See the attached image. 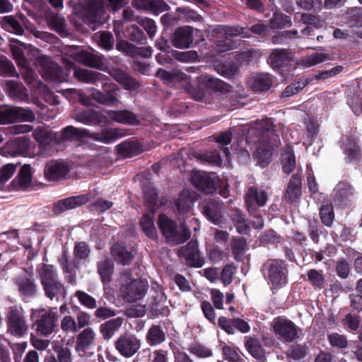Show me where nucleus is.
<instances>
[{
	"label": "nucleus",
	"mask_w": 362,
	"mask_h": 362,
	"mask_svg": "<svg viewBox=\"0 0 362 362\" xmlns=\"http://www.w3.org/2000/svg\"><path fill=\"white\" fill-rule=\"evenodd\" d=\"M178 255L191 267H202L204 263V259L200 257L197 242L192 240L179 249Z\"/></svg>",
	"instance_id": "dca6fc26"
},
{
	"label": "nucleus",
	"mask_w": 362,
	"mask_h": 362,
	"mask_svg": "<svg viewBox=\"0 0 362 362\" xmlns=\"http://www.w3.org/2000/svg\"><path fill=\"white\" fill-rule=\"evenodd\" d=\"M109 74L127 90H133L139 87L137 81L124 71L112 69L110 70Z\"/></svg>",
	"instance_id": "7c9ffc66"
},
{
	"label": "nucleus",
	"mask_w": 362,
	"mask_h": 362,
	"mask_svg": "<svg viewBox=\"0 0 362 362\" xmlns=\"http://www.w3.org/2000/svg\"><path fill=\"white\" fill-rule=\"evenodd\" d=\"M230 216L240 234H247L250 230L247 220L241 211L235 208L230 211Z\"/></svg>",
	"instance_id": "58836bf2"
},
{
	"label": "nucleus",
	"mask_w": 362,
	"mask_h": 362,
	"mask_svg": "<svg viewBox=\"0 0 362 362\" xmlns=\"http://www.w3.org/2000/svg\"><path fill=\"white\" fill-rule=\"evenodd\" d=\"M5 90L11 98L16 100H25L28 96L27 89L18 81H7Z\"/></svg>",
	"instance_id": "2f4dec72"
},
{
	"label": "nucleus",
	"mask_w": 362,
	"mask_h": 362,
	"mask_svg": "<svg viewBox=\"0 0 362 362\" xmlns=\"http://www.w3.org/2000/svg\"><path fill=\"white\" fill-rule=\"evenodd\" d=\"M291 25L290 18L282 13H274L273 16L269 20V26L273 29H282Z\"/></svg>",
	"instance_id": "8fccbe9b"
},
{
	"label": "nucleus",
	"mask_w": 362,
	"mask_h": 362,
	"mask_svg": "<svg viewBox=\"0 0 362 362\" xmlns=\"http://www.w3.org/2000/svg\"><path fill=\"white\" fill-rule=\"evenodd\" d=\"M123 324L122 317H117L102 323L100 325V332L105 341H109L119 329Z\"/></svg>",
	"instance_id": "72a5a7b5"
},
{
	"label": "nucleus",
	"mask_w": 362,
	"mask_h": 362,
	"mask_svg": "<svg viewBox=\"0 0 362 362\" xmlns=\"http://www.w3.org/2000/svg\"><path fill=\"white\" fill-rule=\"evenodd\" d=\"M345 23L349 27H362V8L353 7L343 14Z\"/></svg>",
	"instance_id": "ea45409f"
},
{
	"label": "nucleus",
	"mask_w": 362,
	"mask_h": 362,
	"mask_svg": "<svg viewBox=\"0 0 362 362\" xmlns=\"http://www.w3.org/2000/svg\"><path fill=\"white\" fill-rule=\"evenodd\" d=\"M267 198V193L262 189L255 186L250 187L245 194L248 212L251 215L253 214L258 207L265 205Z\"/></svg>",
	"instance_id": "f3484780"
},
{
	"label": "nucleus",
	"mask_w": 362,
	"mask_h": 362,
	"mask_svg": "<svg viewBox=\"0 0 362 362\" xmlns=\"http://www.w3.org/2000/svg\"><path fill=\"white\" fill-rule=\"evenodd\" d=\"M16 284L21 293L25 296H33L36 293V284L33 279L27 276L18 277Z\"/></svg>",
	"instance_id": "37998d69"
},
{
	"label": "nucleus",
	"mask_w": 362,
	"mask_h": 362,
	"mask_svg": "<svg viewBox=\"0 0 362 362\" xmlns=\"http://www.w3.org/2000/svg\"><path fill=\"white\" fill-rule=\"evenodd\" d=\"M246 241L243 238L233 240L232 253L236 261L240 262L246 251Z\"/></svg>",
	"instance_id": "4d7b16f0"
},
{
	"label": "nucleus",
	"mask_w": 362,
	"mask_h": 362,
	"mask_svg": "<svg viewBox=\"0 0 362 362\" xmlns=\"http://www.w3.org/2000/svg\"><path fill=\"white\" fill-rule=\"evenodd\" d=\"M115 349L124 358L134 356L141 348V341L135 335L125 333L115 341Z\"/></svg>",
	"instance_id": "9b49d317"
},
{
	"label": "nucleus",
	"mask_w": 362,
	"mask_h": 362,
	"mask_svg": "<svg viewBox=\"0 0 362 362\" xmlns=\"http://www.w3.org/2000/svg\"><path fill=\"white\" fill-rule=\"evenodd\" d=\"M45 295L50 300L64 298L66 290L59 279L57 269L51 264H44L38 272Z\"/></svg>",
	"instance_id": "f03ea898"
},
{
	"label": "nucleus",
	"mask_w": 362,
	"mask_h": 362,
	"mask_svg": "<svg viewBox=\"0 0 362 362\" xmlns=\"http://www.w3.org/2000/svg\"><path fill=\"white\" fill-rule=\"evenodd\" d=\"M223 203L216 199H211L204 207L203 211L206 218L214 224L221 226L224 223L223 213Z\"/></svg>",
	"instance_id": "4be33fe9"
},
{
	"label": "nucleus",
	"mask_w": 362,
	"mask_h": 362,
	"mask_svg": "<svg viewBox=\"0 0 362 362\" xmlns=\"http://www.w3.org/2000/svg\"><path fill=\"white\" fill-rule=\"evenodd\" d=\"M355 190L348 182H339L334 189L333 201L340 207L348 206L354 199Z\"/></svg>",
	"instance_id": "2eb2a0df"
},
{
	"label": "nucleus",
	"mask_w": 362,
	"mask_h": 362,
	"mask_svg": "<svg viewBox=\"0 0 362 362\" xmlns=\"http://www.w3.org/2000/svg\"><path fill=\"white\" fill-rule=\"evenodd\" d=\"M97 271L104 285L109 284L112 280L114 272V263L110 258H105L97 264Z\"/></svg>",
	"instance_id": "f704fd0d"
},
{
	"label": "nucleus",
	"mask_w": 362,
	"mask_h": 362,
	"mask_svg": "<svg viewBox=\"0 0 362 362\" xmlns=\"http://www.w3.org/2000/svg\"><path fill=\"white\" fill-rule=\"evenodd\" d=\"M3 25L8 31L16 35H21L24 31L22 25L13 16H4L3 18Z\"/></svg>",
	"instance_id": "864d4df0"
},
{
	"label": "nucleus",
	"mask_w": 362,
	"mask_h": 362,
	"mask_svg": "<svg viewBox=\"0 0 362 362\" xmlns=\"http://www.w3.org/2000/svg\"><path fill=\"white\" fill-rule=\"evenodd\" d=\"M72 117L77 122L86 125H90L100 122V113L92 109L76 112L73 114Z\"/></svg>",
	"instance_id": "e433bc0d"
},
{
	"label": "nucleus",
	"mask_w": 362,
	"mask_h": 362,
	"mask_svg": "<svg viewBox=\"0 0 362 362\" xmlns=\"http://www.w3.org/2000/svg\"><path fill=\"white\" fill-rule=\"evenodd\" d=\"M136 22L146 30L150 38H153L157 31V26L155 21L146 17H137Z\"/></svg>",
	"instance_id": "052dcab7"
},
{
	"label": "nucleus",
	"mask_w": 362,
	"mask_h": 362,
	"mask_svg": "<svg viewBox=\"0 0 362 362\" xmlns=\"http://www.w3.org/2000/svg\"><path fill=\"white\" fill-rule=\"evenodd\" d=\"M193 32V28L189 25L177 28L171 37L173 45L178 49L189 48L194 40Z\"/></svg>",
	"instance_id": "aec40b11"
},
{
	"label": "nucleus",
	"mask_w": 362,
	"mask_h": 362,
	"mask_svg": "<svg viewBox=\"0 0 362 362\" xmlns=\"http://www.w3.org/2000/svg\"><path fill=\"white\" fill-rule=\"evenodd\" d=\"M328 56L322 52H315L307 57L302 58L299 61V64L303 67L308 68L318 64L327 60Z\"/></svg>",
	"instance_id": "3c124183"
},
{
	"label": "nucleus",
	"mask_w": 362,
	"mask_h": 362,
	"mask_svg": "<svg viewBox=\"0 0 362 362\" xmlns=\"http://www.w3.org/2000/svg\"><path fill=\"white\" fill-rule=\"evenodd\" d=\"M341 148L344 153L346 156L345 159L347 163L356 159L360 154V149L357 143L350 139L347 138L342 141Z\"/></svg>",
	"instance_id": "79ce46f5"
},
{
	"label": "nucleus",
	"mask_w": 362,
	"mask_h": 362,
	"mask_svg": "<svg viewBox=\"0 0 362 362\" xmlns=\"http://www.w3.org/2000/svg\"><path fill=\"white\" fill-rule=\"evenodd\" d=\"M37 317L35 322V329L42 336H49L58 326L59 314L56 307L39 310Z\"/></svg>",
	"instance_id": "423d86ee"
},
{
	"label": "nucleus",
	"mask_w": 362,
	"mask_h": 362,
	"mask_svg": "<svg viewBox=\"0 0 362 362\" xmlns=\"http://www.w3.org/2000/svg\"><path fill=\"white\" fill-rule=\"evenodd\" d=\"M252 142L258 146L255 153L261 167H265L271 161L270 136L273 135V125L270 119H267L249 129Z\"/></svg>",
	"instance_id": "f257e3e1"
},
{
	"label": "nucleus",
	"mask_w": 362,
	"mask_h": 362,
	"mask_svg": "<svg viewBox=\"0 0 362 362\" xmlns=\"http://www.w3.org/2000/svg\"><path fill=\"white\" fill-rule=\"evenodd\" d=\"M216 177L204 171L193 172L191 180L194 187L207 194L213 193L216 189Z\"/></svg>",
	"instance_id": "4468645a"
},
{
	"label": "nucleus",
	"mask_w": 362,
	"mask_h": 362,
	"mask_svg": "<svg viewBox=\"0 0 362 362\" xmlns=\"http://www.w3.org/2000/svg\"><path fill=\"white\" fill-rule=\"evenodd\" d=\"M320 216L322 222L326 226H331L334 218L332 205L328 203L322 204L320 211Z\"/></svg>",
	"instance_id": "6e6d98bb"
},
{
	"label": "nucleus",
	"mask_w": 362,
	"mask_h": 362,
	"mask_svg": "<svg viewBox=\"0 0 362 362\" xmlns=\"http://www.w3.org/2000/svg\"><path fill=\"white\" fill-rule=\"evenodd\" d=\"M272 82V78L269 74H257L250 78L249 83L254 91L262 92L269 90Z\"/></svg>",
	"instance_id": "473e14b6"
},
{
	"label": "nucleus",
	"mask_w": 362,
	"mask_h": 362,
	"mask_svg": "<svg viewBox=\"0 0 362 362\" xmlns=\"http://www.w3.org/2000/svg\"><path fill=\"white\" fill-rule=\"evenodd\" d=\"M39 63L44 70V76L54 82L60 83L66 80L62 69L53 63L49 57H41Z\"/></svg>",
	"instance_id": "412c9836"
},
{
	"label": "nucleus",
	"mask_w": 362,
	"mask_h": 362,
	"mask_svg": "<svg viewBox=\"0 0 362 362\" xmlns=\"http://www.w3.org/2000/svg\"><path fill=\"white\" fill-rule=\"evenodd\" d=\"M69 172L68 165L59 160L48 162L44 169V174L48 180H57L64 177Z\"/></svg>",
	"instance_id": "b1692460"
},
{
	"label": "nucleus",
	"mask_w": 362,
	"mask_h": 362,
	"mask_svg": "<svg viewBox=\"0 0 362 362\" xmlns=\"http://www.w3.org/2000/svg\"><path fill=\"white\" fill-rule=\"evenodd\" d=\"M262 272L273 288H280L288 281V264L283 260H267L262 267Z\"/></svg>",
	"instance_id": "39448f33"
},
{
	"label": "nucleus",
	"mask_w": 362,
	"mask_h": 362,
	"mask_svg": "<svg viewBox=\"0 0 362 362\" xmlns=\"http://www.w3.org/2000/svg\"><path fill=\"white\" fill-rule=\"evenodd\" d=\"M88 134L89 131L86 129L67 126L61 132H57V144H62L66 141L79 140L84 137L88 138Z\"/></svg>",
	"instance_id": "a878e982"
},
{
	"label": "nucleus",
	"mask_w": 362,
	"mask_h": 362,
	"mask_svg": "<svg viewBox=\"0 0 362 362\" xmlns=\"http://www.w3.org/2000/svg\"><path fill=\"white\" fill-rule=\"evenodd\" d=\"M57 132L44 129H37L33 133L34 139L40 144H48L50 142L57 144Z\"/></svg>",
	"instance_id": "09e8293b"
},
{
	"label": "nucleus",
	"mask_w": 362,
	"mask_h": 362,
	"mask_svg": "<svg viewBox=\"0 0 362 362\" xmlns=\"http://www.w3.org/2000/svg\"><path fill=\"white\" fill-rule=\"evenodd\" d=\"M108 117L118 123L128 125H138L140 124L136 115L127 110H105Z\"/></svg>",
	"instance_id": "bb28decb"
},
{
	"label": "nucleus",
	"mask_w": 362,
	"mask_h": 362,
	"mask_svg": "<svg viewBox=\"0 0 362 362\" xmlns=\"http://www.w3.org/2000/svg\"><path fill=\"white\" fill-rule=\"evenodd\" d=\"M7 332L16 337H22L28 330L25 317L16 308H11L7 315Z\"/></svg>",
	"instance_id": "9d476101"
},
{
	"label": "nucleus",
	"mask_w": 362,
	"mask_h": 362,
	"mask_svg": "<svg viewBox=\"0 0 362 362\" xmlns=\"http://www.w3.org/2000/svg\"><path fill=\"white\" fill-rule=\"evenodd\" d=\"M307 353L308 348L306 346L296 344L290 347L287 356L293 360H299L305 357Z\"/></svg>",
	"instance_id": "338daca9"
},
{
	"label": "nucleus",
	"mask_w": 362,
	"mask_h": 362,
	"mask_svg": "<svg viewBox=\"0 0 362 362\" xmlns=\"http://www.w3.org/2000/svg\"><path fill=\"white\" fill-rule=\"evenodd\" d=\"M244 345L248 353L259 362H264L265 350L261 342L255 337L246 336L244 338Z\"/></svg>",
	"instance_id": "cd10ccee"
},
{
	"label": "nucleus",
	"mask_w": 362,
	"mask_h": 362,
	"mask_svg": "<svg viewBox=\"0 0 362 362\" xmlns=\"http://www.w3.org/2000/svg\"><path fill=\"white\" fill-rule=\"evenodd\" d=\"M148 287L146 281L133 279L130 271L123 272L121 276L120 293L124 301L133 303L141 300L146 295Z\"/></svg>",
	"instance_id": "20e7f679"
},
{
	"label": "nucleus",
	"mask_w": 362,
	"mask_h": 362,
	"mask_svg": "<svg viewBox=\"0 0 362 362\" xmlns=\"http://www.w3.org/2000/svg\"><path fill=\"white\" fill-rule=\"evenodd\" d=\"M272 331L278 339L285 342H292L298 338L296 325L284 317H275L271 323Z\"/></svg>",
	"instance_id": "0eeeda50"
},
{
	"label": "nucleus",
	"mask_w": 362,
	"mask_h": 362,
	"mask_svg": "<svg viewBox=\"0 0 362 362\" xmlns=\"http://www.w3.org/2000/svg\"><path fill=\"white\" fill-rule=\"evenodd\" d=\"M0 76H18L13 64L5 57L0 58Z\"/></svg>",
	"instance_id": "69168bd1"
},
{
	"label": "nucleus",
	"mask_w": 362,
	"mask_h": 362,
	"mask_svg": "<svg viewBox=\"0 0 362 362\" xmlns=\"http://www.w3.org/2000/svg\"><path fill=\"white\" fill-rule=\"evenodd\" d=\"M148 343L151 346H155L163 342L165 339V334L159 325H153L146 335Z\"/></svg>",
	"instance_id": "de8ad7c7"
},
{
	"label": "nucleus",
	"mask_w": 362,
	"mask_h": 362,
	"mask_svg": "<svg viewBox=\"0 0 362 362\" xmlns=\"http://www.w3.org/2000/svg\"><path fill=\"white\" fill-rule=\"evenodd\" d=\"M105 0H84L79 17L87 24L100 22L104 13Z\"/></svg>",
	"instance_id": "1a4fd4ad"
},
{
	"label": "nucleus",
	"mask_w": 362,
	"mask_h": 362,
	"mask_svg": "<svg viewBox=\"0 0 362 362\" xmlns=\"http://www.w3.org/2000/svg\"><path fill=\"white\" fill-rule=\"evenodd\" d=\"M269 61L273 69L283 74L284 71L290 70L292 59L287 49H276L270 54Z\"/></svg>",
	"instance_id": "a211bd4d"
},
{
	"label": "nucleus",
	"mask_w": 362,
	"mask_h": 362,
	"mask_svg": "<svg viewBox=\"0 0 362 362\" xmlns=\"http://www.w3.org/2000/svg\"><path fill=\"white\" fill-rule=\"evenodd\" d=\"M31 172L30 165L25 164L21 169L18 175V184L21 188H27L31 182Z\"/></svg>",
	"instance_id": "e2e57ef3"
},
{
	"label": "nucleus",
	"mask_w": 362,
	"mask_h": 362,
	"mask_svg": "<svg viewBox=\"0 0 362 362\" xmlns=\"http://www.w3.org/2000/svg\"><path fill=\"white\" fill-rule=\"evenodd\" d=\"M90 90L93 91L91 93L92 98L101 105L117 107L120 103L116 93L113 91L108 90L103 93L93 88H91Z\"/></svg>",
	"instance_id": "c756f323"
},
{
	"label": "nucleus",
	"mask_w": 362,
	"mask_h": 362,
	"mask_svg": "<svg viewBox=\"0 0 362 362\" xmlns=\"http://www.w3.org/2000/svg\"><path fill=\"white\" fill-rule=\"evenodd\" d=\"M46 21L49 28L58 33L59 35H63L66 34V21L64 18L58 14L50 13L46 16Z\"/></svg>",
	"instance_id": "4c0bfd02"
},
{
	"label": "nucleus",
	"mask_w": 362,
	"mask_h": 362,
	"mask_svg": "<svg viewBox=\"0 0 362 362\" xmlns=\"http://www.w3.org/2000/svg\"><path fill=\"white\" fill-rule=\"evenodd\" d=\"M59 362H72L71 351L67 346H59L54 349Z\"/></svg>",
	"instance_id": "774afa93"
},
{
	"label": "nucleus",
	"mask_w": 362,
	"mask_h": 362,
	"mask_svg": "<svg viewBox=\"0 0 362 362\" xmlns=\"http://www.w3.org/2000/svg\"><path fill=\"white\" fill-rule=\"evenodd\" d=\"M111 254L117 262L123 265L129 264L132 259V253L118 244L112 247Z\"/></svg>",
	"instance_id": "c03bdc74"
},
{
	"label": "nucleus",
	"mask_w": 362,
	"mask_h": 362,
	"mask_svg": "<svg viewBox=\"0 0 362 362\" xmlns=\"http://www.w3.org/2000/svg\"><path fill=\"white\" fill-rule=\"evenodd\" d=\"M282 170L287 175L290 174L296 168V157L291 148H285L282 153Z\"/></svg>",
	"instance_id": "a18cd8bd"
},
{
	"label": "nucleus",
	"mask_w": 362,
	"mask_h": 362,
	"mask_svg": "<svg viewBox=\"0 0 362 362\" xmlns=\"http://www.w3.org/2000/svg\"><path fill=\"white\" fill-rule=\"evenodd\" d=\"M178 211L182 215L189 213L192 209V201L190 197L182 192L176 202Z\"/></svg>",
	"instance_id": "13d9d810"
},
{
	"label": "nucleus",
	"mask_w": 362,
	"mask_h": 362,
	"mask_svg": "<svg viewBox=\"0 0 362 362\" xmlns=\"http://www.w3.org/2000/svg\"><path fill=\"white\" fill-rule=\"evenodd\" d=\"M117 153L124 158H132L141 152V146L137 141L126 140L117 146Z\"/></svg>",
	"instance_id": "c9c22d12"
},
{
	"label": "nucleus",
	"mask_w": 362,
	"mask_h": 362,
	"mask_svg": "<svg viewBox=\"0 0 362 362\" xmlns=\"http://www.w3.org/2000/svg\"><path fill=\"white\" fill-rule=\"evenodd\" d=\"M125 134V132L122 129L107 127L97 133L89 132L88 138L95 141L108 144L124 136Z\"/></svg>",
	"instance_id": "5701e85b"
},
{
	"label": "nucleus",
	"mask_w": 362,
	"mask_h": 362,
	"mask_svg": "<svg viewBox=\"0 0 362 362\" xmlns=\"http://www.w3.org/2000/svg\"><path fill=\"white\" fill-rule=\"evenodd\" d=\"M180 226L177 227L175 221L169 218L167 216L161 214L158 218V227L165 239L174 244H181L187 240L191 236L190 230L188 228L185 220L179 218Z\"/></svg>",
	"instance_id": "7ed1b4c3"
},
{
	"label": "nucleus",
	"mask_w": 362,
	"mask_h": 362,
	"mask_svg": "<svg viewBox=\"0 0 362 362\" xmlns=\"http://www.w3.org/2000/svg\"><path fill=\"white\" fill-rule=\"evenodd\" d=\"M74 296L78 298L80 304L88 309H95L97 308L96 300L83 291H76Z\"/></svg>",
	"instance_id": "bf43d9fd"
},
{
	"label": "nucleus",
	"mask_w": 362,
	"mask_h": 362,
	"mask_svg": "<svg viewBox=\"0 0 362 362\" xmlns=\"http://www.w3.org/2000/svg\"><path fill=\"white\" fill-rule=\"evenodd\" d=\"M104 57L102 54H95L89 52H84L81 54V62L85 65L104 70L105 64L103 62Z\"/></svg>",
	"instance_id": "a19ab883"
},
{
	"label": "nucleus",
	"mask_w": 362,
	"mask_h": 362,
	"mask_svg": "<svg viewBox=\"0 0 362 362\" xmlns=\"http://www.w3.org/2000/svg\"><path fill=\"white\" fill-rule=\"evenodd\" d=\"M176 12L187 22H202L203 21L201 15L189 7H178L176 8Z\"/></svg>",
	"instance_id": "5fc2aeb1"
},
{
	"label": "nucleus",
	"mask_w": 362,
	"mask_h": 362,
	"mask_svg": "<svg viewBox=\"0 0 362 362\" xmlns=\"http://www.w3.org/2000/svg\"><path fill=\"white\" fill-rule=\"evenodd\" d=\"M153 215L146 214L143 216L140 225L145 234L150 238H157V231L154 226Z\"/></svg>",
	"instance_id": "49530a36"
},
{
	"label": "nucleus",
	"mask_w": 362,
	"mask_h": 362,
	"mask_svg": "<svg viewBox=\"0 0 362 362\" xmlns=\"http://www.w3.org/2000/svg\"><path fill=\"white\" fill-rule=\"evenodd\" d=\"M62 330L66 334H74L78 331L76 320L71 315L64 316L60 323Z\"/></svg>",
	"instance_id": "680f3d73"
},
{
	"label": "nucleus",
	"mask_w": 362,
	"mask_h": 362,
	"mask_svg": "<svg viewBox=\"0 0 362 362\" xmlns=\"http://www.w3.org/2000/svg\"><path fill=\"white\" fill-rule=\"evenodd\" d=\"M95 339L96 333L92 327H86L77 334L75 351L78 356H90L93 354L88 351L95 346Z\"/></svg>",
	"instance_id": "f8f14e48"
},
{
	"label": "nucleus",
	"mask_w": 362,
	"mask_h": 362,
	"mask_svg": "<svg viewBox=\"0 0 362 362\" xmlns=\"http://www.w3.org/2000/svg\"><path fill=\"white\" fill-rule=\"evenodd\" d=\"M156 76L163 81L168 86H173L177 82L188 81V76L178 69L167 71L163 69H158Z\"/></svg>",
	"instance_id": "c85d7f7f"
},
{
	"label": "nucleus",
	"mask_w": 362,
	"mask_h": 362,
	"mask_svg": "<svg viewBox=\"0 0 362 362\" xmlns=\"http://www.w3.org/2000/svg\"><path fill=\"white\" fill-rule=\"evenodd\" d=\"M68 71L69 73L72 72L75 78L83 83L95 84L98 81H100L103 86H106L107 83V81L108 78L104 74L98 71L78 67L72 64L69 65Z\"/></svg>",
	"instance_id": "ddd939ff"
},
{
	"label": "nucleus",
	"mask_w": 362,
	"mask_h": 362,
	"mask_svg": "<svg viewBox=\"0 0 362 362\" xmlns=\"http://www.w3.org/2000/svg\"><path fill=\"white\" fill-rule=\"evenodd\" d=\"M302 195V180L299 173L293 174L286 187L285 200L287 202H297Z\"/></svg>",
	"instance_id": "393cba45"
},
{
	"label": "nucleus",
	"mask_w": 362,
	"mask_h": 362,
	"mask_svg": "<svg viewBox=\"0 0 362 362\" xmlns=\"http://www.w3.org/2000/svg\"><path fill=\"white\" fill-rule=\"evenodd\" d=\"M89 198L87 194H81L63 199L54 204L52 211L54 214L59 215L66 211L81 206L86 204Z\"/></svg>",
	"instance_id": "6ab92c4d"
},
{
	"label": "nucleus",
	"mask_w": 362,
	"mask_h": 362,
	"mask_svg": "<svg viewBox=\"0 0 362 362\" xmlns=\"http://www.w3.org/2000/svg\"><path fill=\"white\" fill-rule=\"evenodd\" d=\"M35 119V115L30 109L8 106L0 107V124L16 121L30 122Z\"/></svg>",
	"instance_id": "6e6552de"
},
{
	"label": "nucleus",
	"mask_w": 362,
	"mask_h": 362,
	"mask_svg": "<svg viewBox=\"0 0 362 362\" xmlns=\"http://www.w3.org/2000/svg\"><path fill=\"white\" fill-rule=\"evenodd\" d=\"M98 40L99 45L106 50H110L113 48L115 40L113 35L110 32H100L98 33Z\"/></svg>",
	"instance_id": "0e129e2a"
},
{
	"label": "nucleus",
	"mask_w": 362,
	"mask_h": 362,
	"mask_svg": "<svg viewBox=\"0 0 362 362\" xmlns=\"http://www.w3.org/2000/svg\"><path fill=\"white\" fill-rule=\"evenodd\" d=\"M12 44L11 45V50L19 64L24 63V53L23 50L28 47H30V45H27L25 42H21L18 40H11Z\"/></svg>",
	"instance_id": "603ef678"
}]
</instances>
